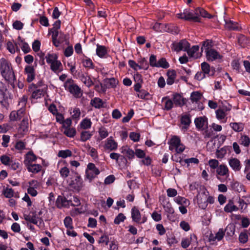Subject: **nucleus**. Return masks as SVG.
<instances>
[{
	"mask_svg": "<svg viewBox=\"0 0 250 250\" xmlns=\"http://www.w3.org/2000/svg\"><path fill=\"white\" fill-rule=\"evenodd\" d=\"M225 235V230L223 229H220L216 233L215 236L212 239L213 240L220 241L224 237Z\"/></svg>",
	"mask_w": 250,
	"mask_h": 250,
	"instance_id": "nucleus-52",
	"label": "nucleus"
},
{
	"mask_svg": "<svg viewBox=\"0 0 250 250\" xmlns=\"http://www.w3.org/2000/svg\"><path fill=\"white\" fill-rule=\"evenodd\" d=\"M28 130V120L27 118H23L20 124L18 130V134L16 136L21 138L22 137Z\"/></svg>",
	"mask_w": 250,
	"mask_h": 250,
	"instance_id": "nucleus-11",
	"label": "nucleus"
},
{
	"mask_svg": "<svg viewBox=\"0 0 250 250\" xmlns=\"http://www.w3.org/2000/svg\"><path fill=\"white\" fill-rule=\"evenodd\" d=\"M229 166L235 171H239L241 168L240 162L236 158H231L229 161Z\"/></svg>",
	"mask_w": 250,
	"mask_h": 250,
	"instance_id": "nucleus-30",
	"label": "nucleus"
},
{
	"mask_svg": "<svg viewBox=\"0 0 250 250\" xmlns=\"http://www.w3.org/2000/svg\"><path fill=\"white\" fill-rule=\"evenodd\" d=\"M199 50V46L198 45H194L190 49L189 48L187 49L186 51L189 56L194 59H197L200 56L198 53Z\"/></svg>",
	"mask_w": 250,
	"mask_h": 250,
	"instance_id": "nucleus-24",
	"label": "nucleus"
},
{
	"mask_svg": "<svg viewBox=\"0 0 250 250\" xmlns=\"http://www.w3.org/2000/svg\"><path fill=\"white\" fill-rule=\"evenodd\" d=\"M202 97L201 93L198 91L193 92L190 95V100L192 103H197Z\"/></svg>",
	"mask_w": 250,
	"mask_h": 250,
	"instance_id": "nucleus-45",
	"label": "nucleus"
},
{
	"mask_svg": "<svg viewBox=\"0 0 250 250\" xmlns=\"http://www.w3.org/2000/svg\"><path fill=\"white\" fill-rule=\"evenodd\" d=\"M206 54L207 59L209 61H213L217 59H221L222 58V56L219 53L213 49L207 50Z\"/></svg>",
	"mask_w": 250,
	"mask_h": 250,
	"instance_id": "nucleus-14",
	"label": "nucleus"
},
{
	"mask_svg": "<svg viewBox=\"0 0 250 250\" xmlns=\"http://www.w3.org/2000/svg\"><path fill=\"white\" fill-rule=\"evenodd\" d=\"M131 214L132 221L137 223H140L141 220V215L140 211L136 207H133L132 208Z\"/></svg>",
	"mask_w": 250,
	"mask_h": 250,
	"instance_id": "nucleus-20",
	"label": "nucleus"
},
{
	"mask_svg": "<svg viewBox=\"0 0 250 250\" xmlns=\"http://www.w3.org/2000/svg\"><path fill=\"white\" fill-rule=\"evenodd\" d=\"M248 39L244 35H240L238 37V43L241 46H244L248 42Z\"/></svg>",
	"mask_w": 250,
	"mask_h": 250,
	"instance_id": "nucleus-56",
	"label": "nucleus"
},
{
	"mask_svg": "<svg viewBox=\"0 0 250 250\" xmlns=\"http://www.w3.org/2000/svg\"><path fill=\"white\" fill-rule=\"evenodd\" d=\"M125 216L123 213H119L115 218L114 222L115 224H119L125 219Z\"/></svg>",
	"mask_w": 250,
	"mask_h": 250,
	"instance_id": "nucleus-61",
	"label": "nucleus"
},
{
	"mask_svg": "<svg viewBox=\"0 0 250 250\" xmlns=\"http://www.w3.org/2000/svg\"><path fill=\"white\" fill-rule=\"evenodd\" d=\"M24 114V109L21 108L18 111H13L9 115V118L11 121H15L20 120Z\"/></svg>",
	"mask_w": 250,
	"mask_h": 250,
	"instance_id": "nucleus-17",
	"label": "nucleus"
},
{
	"mask_svg": "<svg viewBox=\"0 0 250 250\" xmlns=\"http://www.w3.org/2000/svg\"><path fill=\"white\" fill-rule=\"evenodd\" d=\"M102 150L104 152H111L116 151L118 149V143L112 137H110L103 141L99 146Z\"/></svg>",
	"mask_w": 250,
	"mask_h": 250,
	"instance_id": "nucleus-4",
	"label": "nucleus"
},
{
	"mask_svg": "<svg viewBox=\"0 0 250 250\" xmlns=\"http://www.w3.org/2000/svg\"><path fill=\"white\" fill-rule=\"evenodd\" d=\"M229 169L226 166L221 165L216 169V172L220 176H226L228 175Z\"/></svg>",
	"mask_w": 250,
	"mask_h": 250,
	"instance_id": "nucleus-38",
	"label": "nucleus"
},
{
	"mask_svg": "<svg viewBox=\"0 0 250 250\" xmlns=\"http://www.w3.org/2000/svg\"><path fill=\"white\" fill-rule=\"evenodd\" d=\"M36 159V156L32 152L29 151L25 155L24 164L25 166L33 164Z\"/></svg>",
	"mask_w": 250,
	"mask_h": 250,
	"instance_id": "nucleus-22",
	"label": "nucleus"
},
{
	"mask_svg": "<svg viewBox=\"0 0 250 250\" xmlns=\"http://www.w3.org/2000/svg\"><path fill=\"white\" fill-rule=\"evenodd\" d=\"M56 204L58 207L61 208L62 206L67 207L71 205L72 206H78L80 205V201L77 197L73 196L70 199H67L65 197H58Z\"/></svg>",
	"mask_w": 250,
	"mask_h": 250,
	"instance_id": "nucleus-6",
	"label": "nucleus"
},
{
	"mask_svg": "<svg viewBox=\"0 0 250 250\" xmlns=\"http://www.w3.org/2000/svg\"><path fill=\"white\" fill-rule=\"evenodd\" d=\"M174 200L178 205L187 206L189 204V202L188 199L181 196L176 197Z\"/></svg>",
	"mask_w": 250,
	"mask_h": 250,
	"instance_id": "nucleus-46",
	"label": "nucleus"
},
{
	"mask_svg": "<svg viewBox=\"0 0 250 250\" xmlns=\"http://www.w3.org/2000/svg\"><path fill=\"white\" fill-rule=\"evenodd\" d=\"M92 134L89 131H82L80 133V141L85 142L91 139Z\"/></svg>",
	"mask_w": 250,
	"mask_h": 250,
	"instance_id": "nucleus-35",
	"label": "nucleus"
},
{
	"mask_svg": "<svg viewBox=\"0 0 250 250\" xmlns=\"http://www.w3.org/2000/svg\"><path fill=\"white\" fill-rule=\"evenodd\" d=\"M7 89L5 84L0 81V103H2L7 97Z\"/></svg>",
	"mask_w": 250,
	"mask_h": 250,
	"instance_id": "nucleus-29",
	"label": "nucleus"
},
{
	"mask_svg": "<svg viewBox=\"0 0 250 250\" xmlns=\"http://www.w3.org/2000/svg\"><path fill=\"white\" fill-rule=\"evenodd\" d=\"M100 173V170L95 165L91 163H89L85 170L86 177L91 180Z\"/></svg>",
	"mask_w": 250,
	"mask_h": 250,
	"instance_id": "nucleus-10",
	"label": "nucleus"
},
{
	"mask_svg": "<svg viewBox=\"0 0 250 250\" xmlns=\"http://www.w3.org/2000/svg\"><path fill=\"white\" fill-rule=\"evenodd\" d=\"M230 126L236 132H241L244 129V124L241 123H231Z\"/></svg>",
	"mask_w": 250,
	"mask_h": 250,
	"instance_id": "nucleus-43",
	"label": "nucleus"
},
{
	"mask_svg": "<svg viewBox=\"0 0 250 250\" xmlns=\"http://www.w3.org/2000/svg\"><path fill=\"white\" fill-rule=\"evenodd\" d=\"M225 26L229 30H239L241 28L237 22L230 20L226 21Z\"/></svg>",
	"mask_w": 250,
	"mask_h": 250,
	"instance_id": "nucleus-25",
	"label": "nucleus"
},
{
	"mask_svg": "<svg viewBox=\"0 0 250 250\" xmlns=\"http://www.w3.org/2000/svg\"><path fill=\"white\" fill-rule=\"evenodd\" d=\"M168 144L169 150H175L178 153L183 152L185 149V146L181 143L180 138L177 136H173Z\"/></svg>",
	"mask_w": 250,
	"mask_h": 250,
	"instance_id": "nucleus-5",
	"label": "nucleus"
},
{
	"mask_svg": "<svg viewBox=\"0 0 250 250\" xmlns=\"http://www.w3.org/2000/svg\"><path fill=\"white\" fill-rule=\"evenodd\" d=\"M71 114H72V118L73 119L79 120L80 118L81 112L80 108L76 107L73 108L72 112H71Z\"/></svg>",
	"mask_w": 250,
	"mask_h": 250,
	"instance_id": "nucleus-51",
	"label": "nucleus"
},
{
	"mask_svg": "<svg viewBox=\"0 0 250 250\" xmlns=\"http://www.w3.org/2000/svg\"><path fill=\"white\" fill-rule=\"evenodd\" d=\"M202 72L205 74L206 77L213 76L215 73V69L213 67H210L206 62H203L201 64Z\"/></svg>",
	"mask_w": 250,
	"mask_h": 250,
	"instance_id": "nucleus-13",
	"label": "nucleus"
},
{
	"mask_svg": "<svg viewBox=\"0 0 250 250\" xmlns=\"http://www.w3.org/2000/svg\"><path fill=\"white\" fill-rule=\"evenodd\" d=\"M81 128L83 129H88L91 128L92 122L90 119L85 118L80 124Z\"/></svg>",
	"mask_w": 250,
	"mask_h": 250,
	"instance_id": "nucleus-40",
	"label": "nucleus"
},
{
	"mask_svg": "<svg viewBox=\"0 0 250 250\" xmlns=\"http://www.w3.org/2000/svg\"><path fill=\"white\" fill-rule=\"evenodd\" d=\"M64 224L67 229H72V220L70 217H66L64 219Z\"/></svg>",
	"mask_w": 250,
	"mask_h": 250,
	"instance_id": "nucleus-57",
	"label": "nucleus"
},
{
	"mask_svg": "<svg viewBox=\"0 0 250 250\" xmlns=\"http://www.w3.org/2000/svg\"><path fill=\"white\" fill-rule=\"evenodd\" d=\"M194 123L197 128L205 129L208 127V119L205 117H200L195 119Z\"/></svg>",
	"mask_w": 250,
	"mask_h": 250,
	"instance_id": "nucleus-15",
	"label": "nucleus"
},
{
	"mask_svg": "<svg viewBox=\"0 0 250 250\" xmlns=\"http://www.w3.org/2000/svg\"><path fill=\"white\" fill-rule=\"evenodd\" d=\"M157 67H163L167 68L169 67L168 63L166 61V60L164 58L160 59L157 62Z\"/></svg>",
	"mask_w": 250,
	"mask_h": 250,
	"instance_id": "nucleus-54",
	"label": "nucleus"
},
{
	"mask_svg": "<svg viewBox=\"0 0 250 250\" xmlns=\"http://www.w3.org/2000/svg\"><path fill=\"white\" fill-rule=\"evenodd\" d=\"M69 172L70 171L69 169L65 167L61 168L60 170V173L61 176L63 178L67 177L68 176Z\"/></svg>",
	"mask_w": 250,
	"mask_h": 250,
	"instance_id": "nucleus-62",
	"label": "nucleus"
},
{
	"mask_svg": "<svg viewBox=\"0 0 250 250\" xmlns=\"http://www.w3.org/2000/svg\"><path fill=\"white\" fill-rule=\"evenodd\" d=\"M63 86L66 90L69 91L75 98H80L83 94L81 89L71 79H67L64 83Z\"/></svg>",
	"mask_w": 250,
	"mask_h": 250,
	"instance_id": "nucleus-3",
	"label": "nucleus"
},
{
	"mask_svg": "<svg viewBox=\"0 0 250 250\" xmlns=\"http://www.w3.org/2000/svg\"><path fill=\"white\" fill-rule=\"evenodd\" d=\"M28 89L29 91L31 93V100H38L39 99H41L43 97L46 93V92L43 91L44 90L42 89L41 90L36 88H33L32 90L30 88Z\"/></svg>",
	"mask_w": 250,
	"mask_h": 250,
	"instance_id": "nucleus-16",
	"label": "nucleus"
},
{
	"mask_svg": "<svg viewBox=\"0 0 250 250\" xmlns=\"http://www.w3.org/2000/svg\"><path fill=\"white\" fill-rule=\"evenodd\" d=\"M72 155V152L69 149L60 150L58 154V157H62V158L71 157Z\"/></svg>",
	"mask_w": 250,
	"mask_h": 250,
	"instance_id": "nucleus-49",
	"label": "nucleus"
},
{
	"mask_svg": "<svg viewBox=\"0 0 250 250\" xmlns=\"http://www.w3.org/2000/svg\"><path fill=\"white\" fill-rule=\"evenodd\" d=\"M180 162L182 163H184L185 164H187L188 166L189 164L190 163L198 164L199 162V161L197 158L193 157L185 159L184 161H181Z\"/></svg>",
	"mask_w": 250,
	"mask_h": 250,
	"instance_id": "nucleus-60",
	"label": "nucleus"
},
{
	"mask_svg": "<svg viewBox=\"0 0 250 250\" xmlns=\"http://www.w3.org/2000/svg\"><path fill=\"white\" fill-rule=\"evenodd\" d=\"M188 21H192L194 22H200V17L209 18V14L204 9L198 7L195 10L188 8Z\"/></svg>",
	"mask_w": 250,
	"mask_h": 250,
	"instance_id": "nucleus-2",
	"label": "nucleus"
},
{
	"mask_svg": "<svg viewBox=\"0 0 250 250\" xmlns=\"http://www.w3.org/2000/svg\"><path fill=\"white\" fill-rule=\"evenodd\" d=\"M208 195V192L206 189H203L202 192L199 193L197 196V202L199 207L202 209H206L207 207V197Z\"/></svg>",
	"mask_w": 250,
	"mask_h": 250,
	"instance_id": "nucleus-9",
	"label": "nucleus"
},
{
	"mask_svg": "<svg viewBox=\"0 0 250 250\" xmlns=\"http://www.w3.org/2000/svg\"><path fill=\"white\" fill-rule=\"evenodd\" d=\"M63 133L70 138L74 137L76 133V129L73 127L63 128Z\"/></svg>",
	"mask_w": 250,
	"mask_h": 250,
	"instance_id": "nucleus-44",
	"label": "nucleus"
},
{
	"mask_svg": "<svg viewBox=\"0 0 250 250\" xmlns=\"http://www.w3.org/2000/svg\"><path fill=\"white\" fill-rule=\"evenodd\" d=\"M212 42L209 40H207L205 41L203 43L202 46L201 47V50L203 51V50H205V52L208 49H211V48L212 45Z\"/></svg>",
	"mask_w": 250,
	"mask_h": 250,
	"instance_id": "nucleus-58",
	"label": "nucleus"
},
{
	"mask_svg": "<svg viewBox=\"0 0 250 250\" xmlns=\"http://www.w3.org/2000/svg\"><path fill=\"white\" fill-rule=\"evenodd\" d=\"M50 66L51 70L55 73H59L63 69L62 64L59 60L51 63Z\"/></svg>",
	"mask_w": 250,
	"mask_h": 250,
	"instance_id": "nucleus-26",
	"label": "nucleus"
},
{
	"mask_svg": "<svg viewBox=\"0 0 250 250\" xmlns=\"http://www.w3.org/2000/svg\"><path fill=\"white\" fill-rule=\"evenodd\" d=\"M68 182L69 187L76 191H80L83 186V179L78 174L72 177Z\"/></svg>",
	"mask_w": 250,
	"mask_h": 250,
	"instance_id": "nucleus-7",
	"label": "nucleus"
},
{
	"mask_svg": "<svg viewBox=\"0 0 250 250\" xmlns=\"http://www.w3.org/2000/svg\"><path fill=\"white\" fill-rule=\"evenodd\" d=\"M23 218L26 221L36 225L37 224L39 220V218L37 217L33 213L32 215L24 214Z\"/></svg>",
	"mask_w": 250,
	"mask_h": 250,
	"instance_id": "nucleus-36",
	"label": "nucleus"
},
{
	"mask_svg": "<svg viewBox=\"0 0 250 250\" xmlns=\"http://www.w3.org/2000/svg\"><path fill=\"white\" fill-rule=\"evenodd\" d=\"M46 62L51 64L58 60V56L55 53H48L45 57Z\"/></svg>",
	"mask_w": 250,
	"mask_h": 250,
	"instance_id": "nucleus-41",
	"label": "nucleus"
},
{
	"mask_svg": "<svg viewBox=\"0 0 250 250\" xmlns=\"http://www.w3.org/2000/svg\"><path fill=\"white\" fill-rule=\"evenodd\" d=\"M2 194L6 198H10L12 197L17 198H19L20 197L18 192H15L11 188L8 187L3 188L2 190Z\"/></svg>",
	"mask_w": 250,
	"mask_h": 250,
	"instance_id": "nucleus-21",
	"label": "nucleus"
},
{
	"mask_svg": "<svg viewBox=\"0 0 250 250\" xmlns=\"http://www.w3.org/2000/svg\"><path fill=\"white\" fill-rule=\"evenodd\" d=\"M82 63L83 66L86 68L92 69L94 68V65L92 60L86 56L83 57L82 59Z\"/></svg>",
	"mask_w": 250,
	"mask_h": 250,
	"instance_id": "nucleus-32",
	"label": "nucleus"
},
{
	"mask_svg": "<svg viewBox=\"0 0 250 250\" xmlns=\"http://www.w3.org/2000/svg\"><path fill=\"white\" fill-rule=\"evenodd\" d=\"M239 143L241 145L248 147L250 144V139L247 135H241Z\"/></svg>",
	"mask_w": 250,
	"mask_h": 250,
	"instance_id": "nucleus-48",
	"label": "nucleus"
},
{
	"mask_svg": "<svg viewBox=\"0 0 250 250\" xmlns=\"http://www.w3.org/2000/svg\"><path fill=\"white\" fill-rule=\"evenodd\" d=\"M162 103L164 104V109L166 110H170L173 106V103L172 101L167 97L162 98Z\"/></svg>",
	"mask_w": 250,
	"mask_h": 250,
	"instance_id": "nucleus-33",
	"label": "nucleus"
},
{
	"mask_svg": "<svg viewBox=\"0 0 250 250\" xmlns=\"http://www.w3.org/2000/svg\"><path fill=\"white\" fill-rule=\"evenodd\" d=\"M105 103L99 98H94L90 101V104L96 108L100 109L104 107Z\"/></svg>",
	"mask_w": 250,
	"mask_h": 250,
	"instance_id": "nucleus-27",
	"label": "nucleus"
},
{
	"mask_svg": "<svg viewBox=\"0 0 250 250\" xmlns=\"http://www.w3.org/2000/svg\"><path fill=\"white\" fill-rule=\"evenodd\" d=\"M0 160L2 164L6 166H8V165L10 164V162L12 160L9 156L3 155L0 156Z\"/></svg>",
	"mask_w": 250,
	"mask_h": 250,
	"instance_id": "nucleus-59",
	"label": "nucleus"
},
{
	"mask_svg": "<svg viewBox=\"0 0 250 250\" xmlns=\"http://www.w3.org/2000/svg\"><path fill=\"white\" fill-rule=\"evenodd\" d=\"M181 123L182 125H184L182 127V129H186L191 123V120L189 116L187 114L182 116L181 118Z\"/></svg>",
	"mask_w": 250,
	"mask_h": 250,
	"instance_id": "nucleus-34",
	"label": "nucleus"
},
{
	"mask_svg": "<svg viewBox=\"0 0 250 250\" xmlns=\"http://www.w3.org/2000/svg\"><path fill=\"white\" fill-rule=\"evenodd\" d=\"M24 74L26 76V81L28 83L32 82L35 78V71L33 66L26 65L25 67Z\"/></svg>",
	"mask_w": 250,
	"mask_h": 250,
	"instance_id": "nucleus-12",
	"label": "nucleus"
},
{
	"mask_svg": "<svg viewBox=\"0 0 250 250\" xmlns=\"http://www.w3.org/2000/svg\"><path fill=\"white\" fill-rule=\"evenodd\" d=\"M106 84L108 87L114 88L118 83V81L115 78H112L106 80Z\"/></svg>",
	"mask_w": 250,
	"mask_h": 250,
	"instance_id": "nucleus-53",
	"label": "nucleus"
},
{
	"mask_svg": "<svg viewBox=\"0 0 250 250\" xmlns=\"http://www.w3.org/2000/svg\"><path fill=\"white\" fill-rule=\"evenodd\" d=\"M238 210V208L235 206L231 201H229L224 208V210L226 212H231Z\"/></svg>",
	"mask_w": 250,
	"mask_h": 250,
	"instance_id": "nucleus-39",
	"label": "nucleus"
},
{
	"mask_svg": "<svg viewBox=\"0 0 250 250\" xmlns=\"http://www.w3.org/2000/svg\"><path fill=\"white\" fill-rule=\"evenodd\" d=\"M0 73L2 77L9 83H13L16 80L12 64L4 58L0 60Z\"/></svg>",
	"mask_w": 250,
	"mask_h": 250,
	"instance_id": "nucleus-1",
	"label": "nucleus"
},
{
	"mask_svg": "<svg viewBox=\"0 0 250 250\" xmlns=\"http://www.w3.org/2000/svg\"><path fill=\"white\" fill-rule=\"evenodd\" d=\"M190 44L186 40H182L179 42H174L172 44L171 49L176 52H179L181 50L186 51L187 49L189 48Z\"/></svg>",
	"mask_w": 250,
	"mask_h": 250,
	"instance_id": "nucleus-8",
	"label": "nucleus"
},
{
	"mask_svg": "<svg viewBox=\"0 0 250 250\" xmlns=\"http://www.w3.org/2000/svg\"><path fill=\"white\" fill-rule=\"evenodd\" d=\"M96 48V54L101 58H106L108 56V51L107 48L103 45L97 44Z\"/></svg>",
	"mask_w": 250,
	"mask_h": 250,
	"instance_id": "nucleus-18",
	"label": "nucleus"
},
{
	"mask_svg": "<svg viewBox=\"0 0 250 250\" xmlns=\"http://www.w3.org/2000/svg\"><path fill=\"white\" fill-rule=\"evenodd\" d=\"M28 88L32 89L33 88L39 89L41 90L42 89L43 91H46L47 90V86L44 84L42 81L39 82L37 84L32 83L29 86Z\"/></svg>",
	"mask_w": 250,
	"mask_h": 250,
	"instance_id": "nucleus-37",
	"label": "nucleus"
},
{
	"mask_svg": "<svg viewBox=\"0 0 250 250\" xmlns=\"http://www.w3.org/2000/svg\"><path fill=\"white\" fill-rule=\"evenodd\" d=\"M231 109V107L229 106V107H226L224 109H218L215 111L216 118L217 119L221 120H224L225 119L226 116L227 115L226 112L230 111Z\"/></svg>",
	"mask_w": 250,
	"mask_h": 250,
	"instance_id": "nucleus-23",
	"label": "nucleus"
},
{
	"mask_svg": "<svg viewBox=\"0 0 250 250\" xmlns=\"http://www.w3.org/2000/svg\"><path fill=\"white\" fill-rule=\"evenodd\" d=\"M167 83L168 85L172 84L176 78V72L173 70H169L167 72Z\"/></svg>",
	"mask_w": 250,
	"mask_h": 250,
	"instance_id": "nucleus-31",
	"label": "nucleus"
},
{
	"mask_svg": "<svg viewBox=\"0 0 250 250\" xmlns=\"http://www.w3.org/2000/svg\"><path fill=\"white\" fill-rule=\"evenodd\" d=\"M235 230V226L232 224H230L227 226L225 232L226 231L227 235L232 236L234 234Z\"/></svg>",
	"mask_w": 250,
	"mask_h": 250,
	"instance_id": "nucleus-47",
	"label": "nucleus"
},
{
	"mask_svg": "<svg viewBox=\"0 0 250 250\" xmlns=\"http://www.w3.org/2000/svg\"><path fill=\"white\" fill-rule=\"evenodd\" d=\"M176 17L180 19L188 21V8L185 9L183 12H180L176 14Z\"/></svg>",
	"mask_w": 250,
	"mask_h": 250,
	"instance_id": "nucleus-55",
	"label": "nucleus"
},
{
	"mask_svg": "<svg viewBox=\"0 0 250 250\" xmlns=\"http://www.w3.org/2000/svg\"><path fill=\"white\" fill-rule=\"evenodd\" d=\"M172 102L173 103V104H175L176 105L181 106L183 104L182 97L178 94H176L173 95Z\"/></svg>",
	"mask_w": 250,
	"mask_h": 250,
	"instance_id": "nucleus-50",
	"label": "nucleus"
},
{
	"mask_svg": "<svg viewBox=\"0 0 250 250\" xmlns=\"http://www.w3.org/2000/svg\"><path fill=\"white\" fill-rule=\"evenodd\" d=\"M30 172L36 174L39 172L42 169V166L40 164H32L25 166Z\"/></svg>",
	"mask_w": 250,
	"mask_h": 250,
	"instance_id": "nucleus-28",
	"label": "nucleus"
},
{
	"mask_svg": "<svg viewBox=\"0 0 250 250\" xmlns=\"http://www.w3.org/2000/svg\"><path fill=\"white\" fill-rule=\"evenodd\" d=\"M120 150L121 153L125 155L129 159L134 157V151L127 146H122L120 148Z\"/></svg>",
	"mask_w": 250,
	"mask_h": 250,
	"instance_id": "nucleus-19",
	"label": "nucleus"
},
{
	"mask_svg": "<svg viewBox=\"0 0 250 250\" xmlns=\"http://www.w3.org/2000/svg\"><path fill=\"white\" fill-rule=\"evenodd\" d=\"M13 28L20 30L23 28V24L20 21H15L12 24Z\"/></svg>",
	"mask_w": 250,
	"mask_h": 250,
	"instance_id": "nucleus-64",
	"label": "nucleus"
},
{
	"mask_svg": "<svg viewBox=\"0 0 250 250\" xmlns=\"http://www.w3.org/2000/svg\"><path fill=\"white\" fill-rule=\"evenodd\" d=\"M163 207L165 211L167 213V217L169 218L170 215H172L174 212V210L172 207L171 205L169 202H167L166 204H163Z\"/></svg>",
	"mask_w": 250,
	"mask_h": 250,
	"instance_id": "nucleus-42",
	"label": "nucleus"
},
{
	"mask_svg": "<svg viewBox=\"0 0 250 250\" xmlns=\"http://www.w3.org/2000/svg\"><path fill=\"white\" fill-rule=\"evenodd\" d=\"M227 153L226 149L221 148L217 150L216 152V156L218 159H222Z\"/></svg>",
	"mask_w": 250,
	"mask_h": 250,
	"instance_id": "nucleus-63",
	"label": "nucleus"
}]
</instances>
